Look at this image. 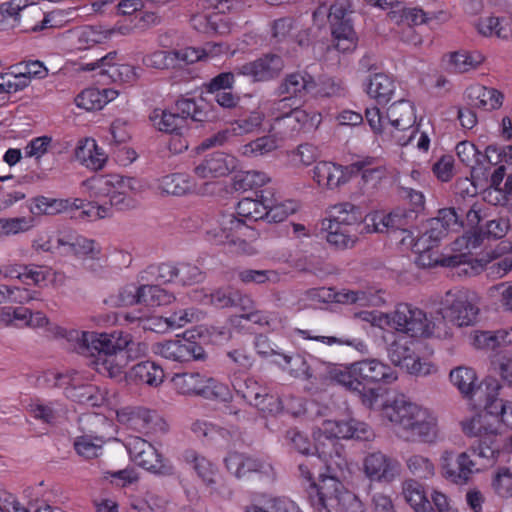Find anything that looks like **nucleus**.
Returning <instances> with one entry per match:
<instances>
[{
	"instance_id": "nucleus-63",
	"label": "nucleus",
	"mask_w": 512,
	"mask_h": 512,
	"mask_svg": "<svg viewBox=\"0 0 512 512\" xmlns=\"http://www.w3.org/2000/svg\"><path fill=\"white\" fill-rule=\"evenodd\" d=\"M77 107L87 111L100 110L105 106V97L101 90L95 87L86 88L75 98Z\"/></svg>"
},
{
	"instance_id": "nucleus-7",
	"label": "nucleus",
	"mask_w": 512,
	"mask_h": 512,
	"mask_svg": "<svg viewBox=\"0 0 512 512\" xmlns=\"http://www.w3.org/2000/svg\"><path fill=\"white\" fill-rule=\"evenodd\" d=\"M81 186L91 199L125 210L136 206L134 196L140 191L141 183L134 177L109 174L94 175L84 180Z\"/></svg>"
},
{
	"instance_id": "nucleus-14",
	"label": "nucleus",
	"mask_w": 512,
	"mask_h": 512,
	"mask_svg": "<svg viewBox=\"0 0 512 512\" xmlns=\"http://www.w3.org/2000/svg\"><path fill=\"white\" fill-rule=\"evenodd\" d=\"M512 243L500 242L494 249L487 251L480 258H472L467 255L466 265L461 268L465 275L472 276L486 271L493 279L504 277L512 271Z\"/></svg>"
},
{
	"instance_id": "nucleus-35",
	"label": "nucleus",
	"mask_w": 512,
	"mask_h": 512,
	"mask_svg": "<svg viewBox=\"0 0 512 512\" xmlns=\"http://www.w3.org/2000/svg\"><path fill=\"white\" fill-rule=\"evenodd\" d=\"M395 90V80L385 73H375L365 83L367 95L379 105L388 104L392 100Z\"/></svg>"
},
{
	"instance_id": "nucleus-4",
	"label": "nucleus",
	"mask_w": 512,
	"mask_h": 512,
	"mask_svg": "<svg viewBox=\"0 0 512 512\" xmlns=\"http://www.w3.org/2000/svg\"><path fill=\"white\" fill-rule=\"evenodd\" d=\"M374 231L378 233H400V243L410 246L412 251L417 253L416 264L422 268L434 267L437 265L458 268V274H462L461 268L466 265V254H458L439 260L434 257L433 248L438 245L440 240H434L427 233L415 236L414 232L408 229L407 217L399 211L388 214H378L373 218Z\"/></svg>"
},
{
	"instance_id": "nucleus-37",
	"label": "nucleus",
	"mask_w": 512,
	"mask_h": 512,
	"mask_svg": "<svg viewBox=\"0 0 512 512\" xmlns=\"http://www.w3.org/2000/svg\"><path fill=\"white\" fill-rule=\"evenodd\" d=\"M48 271L41 266L7 265L0 268V276L17 278L25 284L40 285L47 278Z\"/></svg>"
},
{
	"instance_id": "nucleus-30",
	"label": "nucleus",
	"mask_w": 512,
	"mask_h": 512,
	"mask_svg": "<svg viewBox=\"0 0 512 512\" xmlns=\"http://www.w3.org/2000/svg\"><path fill=\"white\" fill-rule=\"evenodd\" d=\"M264 120V116L260 111H252L245 118H240L235 120L231 124V129H226L218 132L212 138H209L207 141L209 142L207 146L212 145H222L230 135L241 136L244 134H249L262 126Z\"/></svg>"
},
{
	"instance_id": "nucleus-42",
	"label": "nucleus",
	"mask_w": 512,
	"mask_h": 512,
	"mask_svg": "<svg viewBox=\"0 0 512 512\" xmlns=\"http://www.w3.org/2000/svg\"><path fill=\"white\" fill-rule=\"evenodd\" d=\"M81 204L78 200L56 199L46 196H37L33 199L30 212L33 215H56L68 211L73 204Z\"/></svg>"
},
{
	"instance_id": "nucleus-36",
	"label": "nucleus",
	"mask_w": 512,
	"mask_h": 512,
	"mask_svg": "<svg viewBox=\"0 0 512 512\" xmlns=\"http://www.w3.org/2000/svg\"><path fill=\"white\" fill-rule=\"evenodd\" d=\"M183 460L191 465L198 477L209 487L214 488L217 483L218 469L204 456L199 455L193 449H187L182 454Z\"/></svg>"
},
{
	"instance_id": "nucleus-34",
	"label": "nucleus",
	"mask_w": 512,
	"mask_h": 512,
	"mask_svg": "<svg viewBox=\"0 0 512 512\" xmlns=\"http://www.w3.org/2000/svg\"><path fill=\"white\" fill-rule=\"evenodd\" d=\"M469 103L485 111L498 109L503 104V94L495 88H488L481 84H474L466 89Z\"/></svg>"
},
{
	"instance_id": "nucleus-2",
	"label": "nucleus",
	"mask_w": 512,
	"mask_h": 512,
	"mask_svg": "<svg viewBox=\"0 0 512 512\" xmlns=\"http://www.w3.org/2000/svg\"><path fill=\"white\" fill-rule=\"evenodd\" d=\"M374 437L372 428L365 422L350 418L347 420H327L323 423L322 435L316 440L315 452L299 462L298 470L303 479L310 485L318 467L322 462L329 472H343L348 467L346 452L339 439L369 441Z\"/></svg>"
},
{
	"instance_id": "nucleus-56",
	"label": "nucleus",
	"mask_w": 512,
	"mask_h": 512,
	"mask_svg": "<svg viewBox=\"0 0 512 512\" xmlns=\"http://www.w3.org/2000/svg\"><path fill=\"white\" fill-rule=\"evenodd\" d=\"M176 110L180 117L186 122L188 118L193 121L204 122L207 120V112L203 101L197 102L192 98L182 97L176 101Z\"/></svg>"
},
{
	"instance_id": "nucleus-64",
	"label": "nucleus",
	"mask_w": 512,
	"mask_h": 512,
	"mask_svg": "<svg viewBox=\"0 0 512 512\" xmlns=\"http://www.w3.org/2000/svg\"><path fill=\"white\" fill-rule=\"evenodd\" d=\"M147 67L169 69L177 67V56L173 50H157L143 58Z\"/></svg>"
},
{
	"instance_id": "nucleus-43",
	"label": "nucleus",
	"mask_w": 512,
	"mask_h": 512,
	"mask_svg": "<svg viewBox=\"0 0 512 512\" xmlns=\"http://www.w3.org/2000/svg\"><path fill=\"white\" fill-rule=\"evenodd\" d=\"M478 32L485 37L508 39L512 36V24L504 17H482L477 22Z\"/></svg>"
},
{
	"instance_id": "nucleus-28",
	"label": "nucleus",
	"mask_w": 512,
	"mask_h": 512,
	"mask_svg": "<svg viewBox=\"0 0 512 512\" xmlns=\"http://www.w3.org/2000/svg\"><path fill=\"white\" fill-rule=\"evenodd\" d=\"M313 85L314 77L306 70H298L286 74L276 92L278 96L287 95L293 100L302 99L307 95L311 96Z\"/></svg>"
},
{
	"instance_id": "nucleus-50",
	"label": "nucleus",
	"mask_w": 512,
	"mask_h": 512,
	"mask_svg": "<svg viewBox=\"0 0 512 512\" xmlns=\"http://www.w3.org/2000/svg\"><path fill=\"white\" fill-rule=\"evenodd\" d=\"M402 493L406 502L415 512H427L430 501L425 493L424 486L416 480L409 479L403 483Z\"/></svg>"
},
{
	"instance_id": "nucleus-53",
	"label": "nucleus",
	"mask_w": 512,
	"mask_h": 512,
	"mask_svg": "<svg viewBox=\"0 0 512 512\" xmlns=\"http://www.w3.org/2000/svg\"><path fill=\"white\" fill-rule=\"evenodd\" d=\"M450 380L464 396H472L477 385V375L473 368L459 366L451 370Z\"/></svg>"
},
{
	"instance_id": "nucleus-33",
	"label": "nucleus",
	"mask_w": 512,
	"mask_h": 512,
	"mask_svg": "<svg viewBox=\"0 0 512 512\" xmlns=\"http://www.w3.org/2000/svg\"><path fill=\"white\" fill-rule=\"evenodd\" d=\"M76 159L86 168L100 170L107 162V155L93 138L79 140L75 148Z\"/></svg>"
},
{
	"instance_id": "nucleus-44",
	"label": "nucleus",
	"mask_w": 512,
	"mask_h": 512,
	"mask_svg": "<svg viewBox=\"0 0 512 512\" xmlns=\"http://www.w3.org/2000/svg\"><path fill=\"white\" fill-rule=\"evenodd\" d=\"M260 193V199L243 198L236 207V215L250 225L258 220H263L266 214L265 189L261 190Z\"/></svg>"
},
{
	"instance_id": "nucleus-57",
	"label": "nucleus",
	"mask_w": 512,
	"mask_h": 512,
	"mask_svg": "<svg viewBox=\"0 0 512 512\" xmlns=\"http://www.w3.org/2000/svg\"><path fill=\"white\" fill-rule=\"evenodd\" d=\"M385 118L377 106L367 107L365 109V120L373 134L382 140L393 141L392 131L389 129L388 120Z\"/></svg>"
},
{
	"instance_id": "nucleus-25",
	"label": "nucleus",
	"mask_w": 512,
	"mask_h": 512,
	"mask_svg": "<svg viewBox=\"0 0 512 512\" xmlns=\"http://www.w3.org/2000/svg\"><path fill=\"white\" fill-rule=\"evenodd\" d=\"M224 463L227 470L238 479L252 473L269 476L273 470L271 464L238 452L229 453L225 457Z\"/></svg>"
},
{
	"instance_id": "nucleus-62",
	"label": "nucleus",
	"mask_w": 512,
	"mask_h": 512,
	"mask_svg": "<svg viewBox=\"0 0 512 512\" xmlns=\"http://www.w3.org/2000/svg\"><path fill=\"white\" fill-rule=\"evenodd\" d=\"M270 181L266 173L261 171H246L235 176L234 188L236 190L248 191L263 187Z\"/></svg>"
},
{
	"instance_id": "nucleus-15",
	"label": "nucleus",
	"mask_w": 512,
	"mask_h": 512,
	"mask_svg": "<svg viewBox=\"0 0 512 512\" xmlns=\"http://www.w3.org/2000/svg\"><path fill=\"white\" fill-rule=\"evenodd\" d=\"M125 447L132 461L139 467L160 476H172L174 466L147 440L139 436L126 439Z\"/></svg>"
},
{
	"instance_id": "nucleus-21",
	"label": "nucleus",
	"mask_w": 512,
	"mask_h": 512,
	"mask_svg": "<svg viewBox=\"0 0 512 512\" xmlns=\"http://www.w3.org/2000/svg\"><path fill=\"white\" fill-rule=\"evenodd\" d=\"M312 179L321 189L335 190L350 180V167L333 161H318L312 169Z\"/></svg>"
},
{
	"instance_id": "nucleus-11",
	"label": "nucleus",
	"mask_w": 512,
	"mask_h": 512,
	"mask_svg": "<svg viewBox=\"0 0 512 512\" xmlns=\"http://www.w3.org/2000/svg\"><path fill=\"white\" fill-rule=\"evenodd\" d=\"M171 383L173 388L182 395L200 396L221 403L232 399V392L227 384L199 372L175 373Z\"/></svg>"
},
{
	"instance_id": "nucleus-47",
	"label": "nucleus",
	"mask_w": 512,
	"mask_h": 512,
	"mask_svg": "<svg viewBox=\"0 0 512 512\" xmlns=\"http://www.w3.org/2000/svg\"><path fill=\"white\" fill-rule=\"evenodd\" d=\"M191 25L200 32L213 31L218 34H225L230 31V23L226 16L214 13L211 15H193Z\"/></svg>"
},
{
	"instance_id": "nucleus-9",
	"label": "nucleus",
	"mask_w": 512,
	"mask_h": 512,
	"mask_svg": "<svg viewBox=\"0 0 512 512\" xmlns=\"http://www.w3.org/2000/svg\"><path fill=\"white\" fill-rule=\"evenodd\" d=\"M386 323L411 337H435L438 339L452 337V331L445 321L436 324L428 319L423 310L408 303L397 304L393 312L386 314Z\"/></svg>"
},
{
	"instance_id": "nucleus-49",
	"label": "nucleus",
	"mask_w": 512,
	"mask_h": 512,
	"mask_svg": "<svg viewBox=\"0 0 512 512\" xmlns=\"http://www.w3.org/2000/svg\"><path fill=\"white\" fill-rule=\"evenodd\" d=\"M159 188L163 193L182 196L193 190L194 183L185 173H172L160 179Z\"/></svg>"
},
{
	"instance_id": "nucleus-61",
	"label": "nucleus",
	"mask_w": 512,
	"mask_h": 512,
	"mask_svg": "<svg viewBox=\"0 0 512 512\" xmlns=\"http://www.w3.org/2000/svg\"><path fill=\"white\" fill-rule=\"evenodd\" d=\"M295 100L287 95L266 103V114L272 120V128L279 126V120L295 109Z\"/></svg>"
},
{
	"instance_id": "nucleus-19",
	"label": "nucleus",
	"mask_w": 512,
	"mask_h": 512,
	"mask_svg": "<svg viewBox=\"0 0 512 512\" xmlns=\"http://www.w3.org/2000/svg\"><path fill=\"white\" fill-rule=\"evenodd\" d=\"M232 385L238 395L263 413L276 414L282 409L280 399L270 394L267 387L260 385L254 378L247 376L243 380L236 379Z\"/></svg>"
},
{
	"instance_id": "nucleus-12",
	"label": "nucleus",
	"mask_w": 512,
	"mask_h": 512,
	"mask_svg": "<svg viewBox=\"0 0 512 512\" xmlns=\"http://www.w3.org/2000/svg\"><path fill=\"white\" fill-rule=\"evenodd\" d=\"M54 386L62 388L67 398L92 407L101 406L107 396L104 389L92 384L83 372L54 374Z\"/></svg>"
},
{
	"instance_id": "nucleus-60",
	"label": "nucleus",
	"mask_w": 512,
	"mask_h": 512,
	"mask_svg": "<svg viewBox=\"0 0 512 512\" xmlns=\"http://www.w3.org/2000/svg\"><path fill=\"white\" fill-rule=\"evenodd\" d=\"M103 439L93 435H81L74 441V448L77 454L92 459L98 457L102 452Z\"/></svg>"
},
{
	"instance_id": "nucleus-55",
	"label": "nucleus",
	"mask_w": 512,
	"mask_h": 512,
	"mask_svg": "<svg viewBox=\"0 0 512 512\" xmlns=\"http://www.w3.org/2000/svg\"><path fill=\"white\" fill-rule=\"evenodd\" d=\"M143 281H155L158 284L177 282V265L161 263L150 265L140 275Z\"/></svg>"
},
{
	"instance_id": "nucleus-16",
	"label": "nucleus",
	"mask_w": 512,
	"mask_h": 512,
	"mask_svg": "<svg viewBox=\"0 0 512 512\" xmlns=\"http://www.w3.org/2000/svg\"><path fill=\"white\" fill-rule=\"evenodd\" d=\"M388 124L393 128L391 138L399 146L411 144L417 136L415 126L416 109L414 104L406 99H400L390 105L387 110Z\"/></svg>"
},
{
	"instance_id": "nucleus-24",
	"label": "nucleus",
	"mask_w": 512,
	"mask_h": 512,
	"mask_svg": "<svg viewBox=\"0 0 512 512\" xmlns=\"http://www.w3.org/2000/svg\"><path fill=\"white\" fill-rule=\"evenodd\" d=\"M131 340V334L119 330L110 333L91 332L88 355L101 358L117 351L125 350Z\"/></svg>"
},
{
	"instance_id": "nucleus-45",
	"label": "nucleus",
	"mask_w": 512,
	"mask_h": 512,
	"mask_svg": "<svg viewBox=\"0 0 512 512\" xmlns=\"http://www.w3.org/2000/svg\"><path fill=\"white\" fill-rule=\"evenodd\" d=\"M331 32L335 48L342 52H351L357 46L358 37L353 28L352 21H344L331 24Z\"/></svg>"
},
{
	"instance_id": "nucleus-32",
	"label": "nucleus",
	"mask_w": 512,
	"mask_h": 512,
	"mask_svg": "<svg viewBox=\"0 0 512 512\" xmlns=\"http://www.w3.org/2000/svg\"><path fill=\"white\" fill-rule=\"evenodd\" d=\"M127 381L157 387L164 380L163 368L154 361H141L125 373Z\"/></svg>"
},
{
	"instance_id": "nucleus-10",
	"label": "nucleus",
	"mask_w": 512,
	"mask_h": 512,
	"mask_svg": "<svg viewBox=\"0 0 512 512\" xmlns=\"http://www.w3.org/2000/svg\"><path fill=\"white\" fill-rule=\"evenodd\" d=\"M219 226L207 231V239L216 245L227 246L232 252L248 253L250 243L257 239V230L235 214H222Z\"/></svg>"
},
{
	"instance_id": "nucleus-8",
	"label": "nucleus",
	"mask_w": 512,
	"mask_h": 512,
	"mask_svg": "<svg viewBox=\"0 0 512 512\" xmlns=\"http://www.w3.org/2000/svg\"><path fill=\"white\" fill-rule=\"evenodd\" d=\"M309 502L315 512H364L362 501L333 475L320 474L308 490Z\"/></svg>"
},
{
	"instance_id": "nucleus-59",
	"label": "nucleus",
	"mask_w": 512,
	"mask_h": 512,
	"mask_svg": "<svg viewBox=\"0 0 512 512\" xmlns=\"http://www.w3.org/2000/svg\"><path fill=\"white\" fill-rule=\"evenodd\" d=\"M63 246L66 243L61 242ZM68 250L79 257L99 259L101 255V246L93 239L84 236H77L73 242L67 243Z\"/></svg>"
},
{
	"instance_id": "nucleus-51",
	"label": "nucleus",
	"mask_w": 512,
	"mask_h": 512,
	"mask_svg": "<svg viewBox=\"0 0 512 512\" xmlns=\"http://www.w3.org/2000/svg\"><path fill=\"white\" fill-rule=\"evenodd\" d=\"M54 148L55 143L51 136H37L29 140L23 147L24 158L33 159L39 166L43 159L53 152Z\"/></svg>"
},
{
	"instance_id": "nucleus-40",
	"label": "nucleus",
	"mask_w": 512,
	"mask_h": 512,
	"mask_svg": "<svg viewBox=\"0 0 512 512\" xmlns=\"http://www.w3.org/2000/svg\"><path fill=\"white\" fill-rule=\"evenodd\" d=\"M92 364L98 373L107 375L110 378H116L124 374L128 363L124 350H122L108 353V355L101 358H94Z\"/></svg>"
},
{
	"instance_id": "nucleus-54",
	"label": "nucleus",
	"mask_w": 512,
	"mask_h": 512,
	"mask_svg": "<svg viewBox=\"0 0 512 512\" xmlns=\"http://www.w3.org/2000/svg\"><path fill=\"white\" fill-rule=\"evenodd\" d=\"M314 87L311 89L313 98L340 97L345 94L343 82L333 77L323 76L314 78Z\"/></svg>"
},
{
	"instance_id": "nucleus-5",
	"label": "nucleus",
	"mask_w": 512,
	"mask_h": 512,
	"mask_svg": "<svg viewBox=\"0 0 512 512\" xmlns=\"http://www.w3.org/2000/svg\"><path fill=\"white\" fill-rule=\"evenodd\" d=\"M382 414L408 441L433 442L437 437V418L434 414L409 401L404 395L383 405Z\"/></svg>"
},
{
	"instance_id": "nucleus-13",
	"label": "nucleus",
	"mask_w": 512,
	"mask_h": 512,
	"mask_svg": "<svg viewBox=\"0 0 512 512\" xmlns=\"http://www.w3.org/2000/svg\"><path fill=\"white\" fill-rule=\"evenodd\" d=\"M477 295L468 289L450 290L442 302L441 314L457 327L473 326L479 316Z\"/></svg>"
},
{
	"instance_id": "nucleus-31",
	"label": "nucleus",
	"mask_w": 512,
	"mask_h": 512,
	"mask_svg": "<svg viewBox=\"0 0 512 512\" xmlns=\"http://www.w3.org/2000/svg\"><path fill=\"white\" fill-rule=\"evenodd\" d=\"M265 217L268 222L279 223L299 209L297 201L281 199L271 189H265Z\"/></svg>"
},
{
	"instance_id": "nucleus-22",
	"label": "nucleus",
	"mask_w": 512,
	"mask_h": 512,
	"mask_svg": "<svg viewBox=\"0 0 512 512\" xmlns=\"http://www.w3.org/2000/svg\"><path fill=\"white\" fill-rule=\"evenodd\" d=\"M237 167V159L224 152L207 154L195 167L194 174L204 180L224 177Z\"/></svg>"
},
{
	"instance_id": "nucleus-58",
	"label": "nucleus",
	"mask_w": 512,
	"mask_h": 512,
	"mask_svg": "<svg viewBox=\"0 0 512 512\" xmlns=\"http://www.w3.org/2000/svg\"><path fill=\"white\" fill-rule=\"evenodd\" d=\"M277 147V138L274 135H265L242 145L239 152L246 157H258L274 151Z\"/></svg>"
},
{
	"instance_id": "nucleus-6",
	"label": "nucleus",
	"mask_w": 512,
	"mask_h": 512,
	"mask_svg": "<svg viewBox=\"0 0 512 512\" xmlns=\"http://www.w3.org/2000/svg\"><path fill=\"white\" fill-rule=\"evenodd\" d=\"M378 214L381 213L365 216L362 209L351 202L333 205L329 210V216L322 221L326 241L337 250L353 248L358 241L363 221L366 222L368 232H375L372 218Z\"/></svg>"
},
{
	"instance_id": "nucleus-41",
	"label": "nucleus",
	"mask_w": 512,
	"mask_h": 512,
	"mask_svg": "<svg viewBox=\"0 0 512 512\" xmlns=\"http://www.w3.org/2000/svg\"><path fill=\"white\" fill-rule=\"evenodd\" d=\"M350 167V175L352 173L361 174L364 182L378 181L386 174V168L383 161L376 157H364L353 162Z\"/></svg>"
},
{
	"instance_id": "nucleus-1",
	"label": "nucleus",
	"mask_w": 512,
	"mask_h": 512,
	"mask_svg": "<svg viewBox=\"0 0 512 512\" xmlns=\"http://www.w3.org/2000/svg\"><path fill=\"white\" fill-rule=\"evenodd\" d=\"M498 389L497 385L495 393L487 395L483 413L462 424L464 433L475 438L469 451L458 455L445 451L441 457L442 475L454 484H466L478 471L471 456L487 460L498 457L502 448L501 426L512 430V401L498 398Z\"/></svg>"
},
{
	"instance_id": "nucleus-29",
	"label": "nucleus",
	"mask_w": 512,
	"mask_h": 512,
	"mask_svg": "<svg viewBox=\"0 0 512 512\" xmlns=\"http://www.w3.org/2000/svg\"><path fill=\"white\" fill-rule=\"evenodd\" d=\"M191 430L197 437L220 442L222 445L229 446L241 440V431L236 426L228 429L219 427L209 421L198 419L192 423Z\"/></svg>"
},
{
	"instance_id": "nucleus-52",
	"label": "nucleus",
	"mask_w": 512,
	"mask_h": 512,
	"mask_svg": "<svg viewBox=\"0 0 512 512\" xmlns=\"http://www.w3.org/2000/svg\"><path fill=\"white\" fill-rule=\"evenodd\" d=\"M31 417L42 423L53 425L61 417L62 408L58 402H43L35 400L28 406Z\"/></svg>"
},
{
	"instance_id": "nucleus-18",
	"label": "nucleus",
	"mask_w": 512,
	"mask_h": 512,
	"mask_svg": "<svg viewBox=\"0 0 512 512\" xmlns=\"http://www.w3.org/2000/svg\"><path fill=\"white\" fill-rule=\"evenodd\" d=\"M186 335L187 333H184L183 337L177 336L175 339L153 344V353L177 363L204 360L206 357L204 348L199 343L190 340Z\"/></svg>"
},
{
	"instance_id": "nucleus-27",
	"label": "nucleus",
	"mask_w": 512,
	"mask_h": 512,
	"mask_svg": "<svg viewBox=\"0 0 512 512\" xmlns=\"http://www.w3.org/2000/svg\"><path fill=\"white\" fill-rule=\"evenodd\" d=\"M175 300V296L169 293L159 284H144L136 289L135 294H130L126 298L120 294L119 304L127 305L134 303H143L147 306L156 307L168 305Z\"/></svg>"
},
{
	"instance_id": "nucleus-48",
	"label": "nucleus",
	"mask_w": 512,
	"mask_h": 512,
	"mask_svg": "<svg viewBox=\"0 0 512 512\" xmlns=\"http://www.w3.org/2000/svg\"><path fill=\"white\" fill-rule=\"evenodd\" d=\"M53 333L57 338L65 339L69 344V348L76 353L88 355V352H90L89 341L91 332L56 326L53 329Z\"/></svg>"
},
{
	"instance_id": "nucleus-23",
	"label": "nucleus",
	"mask_w": 512,
	"mask_h": 512,
	"mask_svg": "<svg viewBox=\"0 0 512 512\" xmlns=\"http://www.w3.org/2000/svg\"><path fill=\"white\" fill-rule=\"evenodd\" d=\"M364 472L370 481L392 482L400 471L399 462L382 452L369 453L363 462Z\"/></svg>"
},
{
	"instance_id": "nucleus-38",
	"label": "nucleus",
	"mask_w": 512,
	"mask_h": 512,
	"mask_svg": "<svg viewBox=\"0 0 512 512\" xmlns=\"http://www.w3.org/2000/svg\"><path fill=\"white\" fill-rule=\"evenodd\" d=\"M274 363L295 378L308 380L313 376L311 366L306 357L299 353L292 355L278 354V359H275Z\"/></svg>"
},
{
	"instance_id": "nucleus-39",
	"label": "nucleus",
	"mask_w": 512,
	"mask_h": 512,
	"mask_svg": "<svg viewBox=\"0 0 512 512\" xmlns=\"http://www.w3.org/2000/svg\"><path fill=\"white\" fill-rule=\"evenodd\" d=\"M73 200H78L81 202V204H73L69 209L71 211H75L71 216L73 218L95 221L98 219L110 217L112 215V208L107 205V202L99 203V201L95 199L85 202V200L80 198H74Z\"/></svg>"
},
{
	"instance_id": "nucleus-26",
	"label": "nucleus",
	"mask_w": 512,
	"mask_h": 512,
	"mask_svg": "<svg viewBox=\"0 0 512 512\" xmlns=\"http://www.w3.org/2000/svg\"><path fill=\"white\" fill-rule=\"evenodd\" d=\"M464 210L459 208H443L438 211V215L429 221V228L425 233L429 234L434 240H441L450 231H459L464 227Z\"/></svg>"
},
{
	"instance_id": "nucleus-3",
	"label": "nucleus",
	"mask_w": 512,
	"mask_h": 512,
	"mask_svg": "<svg viewBox=\"0 0 512 512\" xmlns=\"http://www.w3.org/2000/svg\"><path fill=\"white\" fill-rule=\"evenodd\" d=\"M333 378L347 390L357 393L363 405L372 409L379 400L380 386L392 384L398 375L389 364L376 358H367L335 372Z\"/></svg>"
},
{
	"instance_id": "nucleus-20",
	"label": "nucleus",
	"mask_w": 512,
	"mask_h": 512,
	"mask_svg": "<svg viewBox=\"0 0 512 512\" xmlns=\"http://www.w3.org/2000/svg\"><path fill=\"white\" fill-rule=\"evenodd\" d=\"M284 67L282 58L276 54H266L235 69L236 74L252 78L254 82L270 81L278 76Z\"/></svg>"
},
{
	"instance_id": "nucleus-46",
	"label": "nucleus",
	"mask_w": 512,
	"mask_h": 512,
	"mask_svg": "<svg viewBox=\"0 0 512 512\" xmlns=\"http://www.w3.org/2000/svg\"><path fill=\"white\" fill-rule=\"evenodd\" d=\"M149 118L154 127L165 133L181 134V130L185 127L183 117L168 110L156 108L151 112Z\"/></svg>"
},
{
	"instance_id": "nucleus-17",
	"label": "nucleus",
	"mask_w": 512,
	"mask_h": 512,
	"mask_svg": "<svg viewBox=\"0 0 512 512\" xmlns=\"http://www.w3.org/2000/svg\"><path fill=\"white\" fill-rule=\"evenodd\" d=\"M116 416L120 424L145 435H162L169 429L157 412L143 407H124L117 411Z\"/></svg>"
}]
</instances>
